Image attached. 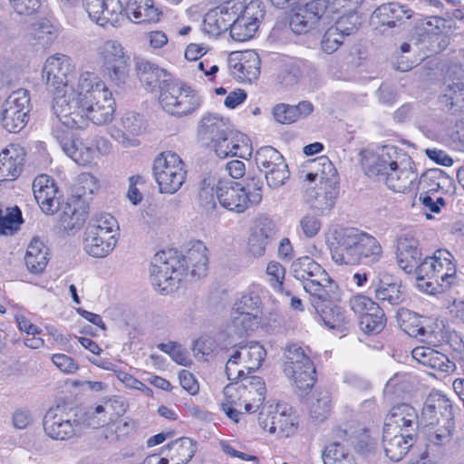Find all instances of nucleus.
Returning <instances> with one entry per match:
<instances>
[{
	"label": "nucleus",
	"instance_id": "f8f14e48",
	"mask_svg": "<svg viewBox=\"0 0 464 464\" xmlns=\"http://www.w3.org/2000/svg\"><path fill=\"white\" fill-rule=\"evenodd\" d=\"M82 5L92 21L101 26H117L124 18L120 0H82Z\"/></svg>",
	"mask_w": 464,
	"mask_h": 464
},
{
	"label": "nucleus",
	"instance_id": "58836bf2",
	"mask_svg": "<svg viewBox=\"0 0 464 464\" xmlns=\"http://www.w3.org/2000/svg\"><path fill=\"white\" fill-rule=\"evenodd\" d=\"M375 298L379 300L382 305L388 304L392 306L399 305L405 299V290L401 283H387L380 281L379 285L374 291Z\"/></svg>",
	"mask_w": 464,
	"mask_h": 464
},
{
	"label": "nucleus",
	"instance_id": "f257e3e1",
	"mask_svg": "<svg viewBox=\"0 0 464 464\" xmlns=\"http://www.w3.org/2000/svg\"><path fill=\"white\" fill-rule=\"evenodd\" d=\"M207 252L200 241L193 243L185 255L173 249L158 252L150 269L151 284L159 292L167 294L181 280L185 271L189 270L192 276H204L208 264Z\"/></svg>",
	"mask_w": 464,
	"mask_h": 464
},
{
	"label": "nucleus",
	"instance_id": "e433bc0d",
	"mask_svg": "<svg viewBox=\"0 0 464 464\" xmlns=\"http://www.w3.org/2000/svg\"><path fill=\"white\" fill-rule=\"evenodd\" d=\"M83 95L84 91L80 90L79 85L77 86V91L70 87L69 90H64L62 95L56 94L53 104V110L55 115L61 117V111L66 108L70 112H75L81 109L84 111Z\"/></svg>",
	"mask_w": 464,
	"mask_h": 464
},
{
	"label": "nucleus",
	"instance_id": "79ce46f5",
	"mask_svg": "<svg viewBox=\"0 0 464 464\" xmlns=\"http://www.w3.org/2000/svg\"><path fill=\"white\" fill-rule=\"evenodd\" d=\"M436 263V282L441 281L442 285L450 286L456 276V266L452 262V255L446 249H439L435 253Z\"/></svg>",
	"mask_w": 464,
	"mask_h": 464
},
{
	"label": "nucleus",
	"instance_id": "09e8293b",
	"mask_svg": "<svg viewBox=\"0 0 464 464\" xmlns=\"http://www.w3.org/2000/svg\"><path fill=\"white\" fill-rule=\"evenodd\" d=\"M398 319L401 321V327L409 335L415 338L419 337L423 340L428 334H430L424 326L420 324V321L416 314H413L406 309H401L398 313Z\"/></svg>",
	"mask_w": 464,
	"mask_h": 464
},
{
	"label": "nucleus",
	"instance_id": "603ef678",
	"mask_svg": "<svg viewBox=\"0 0 464 464\" xmlns=\"http://www.w3.org/2000/svg\"><path fill=\"white\" fill-rule=\"evenodd\" d=\"M22 222V213L18 207L0 209V235L16 231Z\"/></svg>",
	"mask_w": 464,
	"mask_h": 464
},
{
	"label": "nucleus",
	"instance_id": "49530a36",
	"mask_svg": "<svg viewBox=\"0 0 464 464\" xmlns=\"http://www.w3.org/2000/svg\"><path fill=\"white\" fill-rule=\"evenodd\" d=\"M183 165L184 162L178 154L171 151L160 153L153 163V174L156 181L159 180L162 175L171 173V171L174 170H179V167Z\"/></svg>",
	"mask_w": 464,
	"mask_h": 464
},
{
	"label": "nucleus",
	"instance_id": "f03ea898",
	"mask_svg": "<svg viewBox=\"0 0 464 464\" xmlns=\"http://www.w3.org/2000/svg\"><path fill=\"white\" fill-rule=\"evenodd\" d=\"M136 71L140 82L147 88L159 86V102L162 109L176 117H184L195 112L202 103L196 91L179 82L168 79L164 69L145 60L136 62Z\"/></svg>",
	"mask_w": 464,
	"mask_h": 464
},
{
	"label": "nucleus",
	"instance_id": "2eb2a0df",
	"mask_svg": "<svg viewBox=\"0 0 464 464\" xmlns=\"http://www.w3.org/2000/svg\"><path fill=\"white\" fill-rule=\"evenodd\" d=\"M217 198L224 208L238 214L245 212L250 205H253L245 187L233 181L218 182Z\"/></svg>",
	"mask_w": 464,
	"mask_h": 464
},
{
	"label": "nucleus",
	"instance_id": "2f4dec72",
	"mask_svg": "<svg viewBox=\"0 0 464 464\" xmlns=\"http://www.w3.org/2000/svg\"><path fill=\"white\" fill-rule=\"evenodd\" d=\"M60 209L59 222L65 231L76 232L82 227L87 218V211L81 208L78 199L62 204Z\"/></svg>",
	"mask_w": 464,
	"mask_h": 464
},
{
	"label": "nucleus",
	"instance_id": "a211bd4d",
	"mask_svg": "<svg viewBox=\"0 0 464 464\" xmlns=\"http://www.w3.org/2000/svg\"><path fill=\"white\" fill-rule=\"evenodd\" d=\"M421 415L429 425L455 421L450 400L439 392H430L427 396Z\"/></svg>",
	"mask_w": 464,
	"mask_h": 464
},
{
	"label": "nucleus",
	"instance_id": "a878e982",
	"mask_svg": "<svg viewBox=\"0 0 464 464\" xmlns=\"http://www.w3.org/2000/svg\"><path fill=\"white\" fill-rule=\"evenodd\" d=\"M238 392H243L245 411L255 412L263 405L266 389L263 379L259 376H247L238 384Z\"/></svg>",
	"mask_w": 464,
	"mask_h": 464
},
{
	"label": "nucleus",
	"instance_id": "69168bd1",
	"mask_svg": "<svg viewBox=\"0 0 464 464\" xmlns=\"http://www.w3.org/2000/svg\"><path fill=\"white\" fill-rule=\"evenodd\" d=\"M349 304L351 309L359 315L360 320L368 313L379 312V304L366 295H354L350 299Z\"/></svg>",
	"mask_w": 464,
	"mask_h": 464
},
{
	"label": "nucleus",
	"instance_id": "b1692460",
	"mask_svg": "<svg viewBox=\"0 0 464 464\" xmlns=\"http://www.w3.org/2000/svg\"><path fill=\"white\" fill-rule=\"evenodd\" d=\"M276 234V225L268 218H261L256 221L248 238L249 253L259 257L264 256L267 246L275 239Z\"/></svg>",
	"mask_w": 464,
	"mask_h": 464
},
{
	"label": "nucleus",
	"instance_id": "5fc2aeb1",
	"mask_svg": "<svg viewBox=\"0 0 464 464\" xmlns=\"http://www.w3.org/2000/svg\"><path fill=\"white\" fill-rule=\"evenodd\" d=\"M361 329L366 334H379L386 324V317L383 308L379 305V312L368 313L359 320Z\"/></svg>",
	"mask_w": 464,
	"mask_h": 464
},
{
	"label": "nucleus",
	"instance_id": "1a4fd4ad",
	"mask_svg": "<svg viewBox=\"0 0 464 464\" xmlns=\"http://www.w3.org/2000/svg\"><path fill=\"white\" fill-rule=\"evenodd\" d=\"M76 414L72 409L64 405L50 408L44 417V430L47 436L53 440H67L72 438L78 427Z\"/></svg>",
	"mask_w": 464,
	"mask_h": 464
},
{
	"label": "nucleus",
	"instance_id": "cd10ccee",
	"mask_svg": "<svg viewBox=\"0 0 464 464\" xmlns=\"http://www.w3.org/2000/svg\"><path fill=\"white\" fill-rule=\"evenodd\" d=\"M411 355L420 364L432 370L450 372L455 368V364L445 354L430 347H415L411 351Z\"/></svg>",
	"mask_w": 464,
	"mask_h": 464
},
{
	"label": "nucleus",
	"instance_id": "6ab92c4d",
	"mask_svg": "<svg viewBox=\"0 0 464 464\" xmlns=\"http://www.w3.org/2000/svg\"><path fill=\"white\" fill-rule=\"evenodd\" d=\"M228 66L232 75L239 81L252 82L260 73V60L253 51L230 53Z\"/></svg>",
	"mask_w": 464,
	"mask_h": 464
},
{
	"label": "nucleus",
	"instance_id": "72a5a7b5",
	"mask_svg": "<svg viewBox=\"0 0 464 464\" xmlns=\"http://www.w3.org/2000/svg\"><path fill=\"white\" fill-rule=\"evenodd\" d=\"M85 235L91 237L99 236L103 237L117 238L119 236V225L113 216L109 213L95 214L90 219Z\"/></svg>",
	"mask_w": 464,
	"mask_h": 464
},
{
	"label": "nucleus",
	"instance_id": "c9c22d12",
	"mask_svg": "<svg viewBox=\"0 0 464 464\" xmlns=\"http://www.w3.org/2000/svg\"><path fill=\"white\" fill-rule=\"evenodd\" d=\"M126 13L136 24L156 22L160 14L152 0H128Z\"/></svg>",
	"mask_w": 464,
	"mask_h": 464
},
{
	"label": "nucleus",
	"instance_id": "aec40b11",
	"mask_svg": "<svg viewBox=\"0 0 464 464\" xmlns=\"http://www.w3.org/2000/svg\"><path fill=\"white\" fill-rule=\"evenodd\" d=\"M416 434L383 427L382 445L386 456L392 461L401 460L414 444Z\"/></svg>",
	"mask_w": 464,
	"mask_h": 464
},
{
	"label": "nucleus",
	"instance_id": "4468645a",
	"mask_svg": "<svg viewBox=\"0 0 464 464\" xmlns=\"http://www.w3.org/2000/svg\"><path fill=\"white\" fill-rule=\"evenodd\" d=\"M53 135L66 155L80 165H87L95 157L94 144L84 143L67 130L56 128Z\"/></svg>",
	"mask_w": 464,
	"mask_h": 464
},
{
	"label": "nucleus",
	"instance_id": "680f3d73",
	"mask_svg": "<svg viewBox=\"0 0 464 464\" xmlns=\"http://www.w3.org/2000/svg\"><path fill=\"white\" fill-rule=\"evenodd\" d=\"M344 37L334 25L330 26L323 34L322 50L328 54L334 53L343 44Z\"/></svg>",
	"mask_w": 464,
	"mask_h": 464
},
{
	"label": "nucleus",
	"instance_id": "13d9d810",
	"mask_svg": "<svg viewBox=\"0 0 464 464\" xmlns=\"http://www.w3.org/2000/svg\"><path fill=\"white\" fill-rule=\"evenodd\" d=\"M283 159V155L272 146L261 147L255 153V162L260 172Z\"/></svg>",
	"mask_w": 464,
	"mask_h": 464
},
{
	"label": "nucleus",
	"instance_id": "bf43d9fd",
	"mask_svg": "<svg viewBox=\"0 0 464 464\" xmlns=\"http://www.w3.org/2000/svg\"><path fill=\"white\" fill-rule=\"evenodd\" d=\"M259 316L253 315V314H243L238 312H232L231 325L235 328L236 334L242 335L248 331H253L259 323Z\"/></svg>",
	"mask_w": 464,
	"mask_h": 464
},
{
	"label": "nucleus",
	"instance_id": "3c124183",
	"mask_svg": "<svg viewBox=\"0 0 464 464\" xmlns=\"http://www.w3.org/2000/svg\"><path fill=\"white\" fill-rule=\"evenodd\" d=\"M99 53L101 56L102 66L111 65L114 63H118V60H125L130 58V56L125 53L121 44L114 40L106 41L100 47Z\"/></svg>",
	"mask_w": 464,
	"mask_h": 464
},
{
	"label": "nucleus",
	"instance_id": "a18cd8bd",
	"mask_svg": "<svg viewBox=\"0 0 464 464\" xmlns=\"http://www.w3.org/2000/svg\"><path fill=\"white\" fill-rule=\"evenodd\" d=\"M448 111L457 113L464 111V82H457L447 86L441 97Z\"/></svg>",
	"mask_w": 464,
	"mask_h": 464
},
{
	"label": "nucleus",
	"instance_id": "f3484780",
	"mask_svg": "<svg viewBox=\"0 0 464 464\" xmlns=\"http://www.w3.org/2000/svg\"><path fill=\"white\" fill-rule=\"evenodd\" d=\"M34 196L40 208L48 215H53L60 209V198L54 180L48 175L37 176L32 185Z\"/></svg>",
	"mask_w": 464,
	"mask_h": 464
},
{
	"label": "nucleus",
	"instance_id": "774afa93",
	"mask_svg": "<svg viewBox=\"0 0 464 464\" xmlns=\"http://www.w3.org/2000/svg\"><path fill=\"white\" fill-rule=\"evenodd\" d=\"M158 348L168 353L174 362L180 365L187 366L191 362L188 351L180 344L169 342L158 344Z\"/></svg>",
	"mask_w": 464,
	"mask_h": 464
},
{
	"label": "nucleus",
	"instance_id": "39448f33",
	"mask_svg": "<svg viewBox=\"0 0 464 464\" xmlns=\"http://www.w3.org/2000/svg\"><path fill=\"white\" fill-rule=\"evenodd\" d=\"M79 89L84 91L82 100L89 121L110 123L114 118L115 102L105 83L94 72H84L79 77Z\"/></svg>",
	"mask_w": 464,
	"mask_h": 464
},
{
	"label": "nucleus",
	"instance_id": "37998d69",
	"mask_svg": "<svg viewBox=\"0 0 464 464\" xmlns=\"http://www.w3.org/2000/svg\"><path fill=\"white\" fill-rule=\"evenodd\" d=\"M165 450L173 451L170 459L176 460L177 464H186L193 458L197 448L192 440L182 437L165 446L162 452Z\"/></svg>",
	"mask_w": 464,
	"mask_h": 464
},
{
	"label": "nucleus",
	"instance_id": "6e6552de",
	"mask_svg": "<svg viewBox=\"0 0 464 464\" xmlns=\"http://www.w3.org/2000/svg\"><path fill=\"white\" fill-rule=\"evenodd\" d=\"M29 111V92L25 89L14 91L2 104L0 123L9 132H19L28 122Z\"/></svg>",
	"mask_w": 464,
	"mask_h": 464
},
{
	"label": "nucleus",
	"instance_id": "bb28decb",
	"mask_svg": "<svg viewBox=\"0 0 464 464\" xmlns=\"http://www.w3.org/2000/svg\"><path fill=\"white\" fill-rule=\"evenodd\" d=\"M338 195L336 187L329 181L318 188H307L305 198L310 207L320 215L327 214L335 203Z\"/></svg>",
	"mask_w": 464,
	"mask_h": 464
},
{
	"label": "nucleus",
	"instance_id": "e2e57ef3",
	"mask_svg": "<svg viewBox=\"0 0 464 464\" xmlns=\"http://www.w3.org/2000/svg\"><path fill=\"white\" fill-rule=\"evenodd\" d=\"M331 411V398L327 392L320 393L310 405V416L316 421L324 420Z\"/></svg>",
	"mask_w": 464,
	"mask_h": 464
},
{
	"label": "nucleus",
	"instance_id": "de8ad7c7",
	"mask_svg": "<svg viewBox=\"0 0 464 464\" xmlns=\"http://www.w3.org/2000/svg\"><path fill=\"white\" fill-rule=\"evenodd\" d=\"M261 172L264 174L266 185L270 188H277L283 186L290 177V171L285 159L272 164L271 167Z\"/></svg>",
	"mask_w": 464,
	"mask_h": 464
},
{
	"label": "nucleus",
	"instance_id": "c85d7f7f",
	"mask_svg": "<svg viewBox=\"0 0 464 464\" xmlns=\"http://www.w3.org/2000/svg\"><path fill=\"white\" fill-rule=\"evenodd\" d=\"M331 301L323 302L313 298L312 304L326 326L343 331L349 324L350 319L343 307L330 304Z\"/></svg>",
	"mask_w": 464,
	"mask_h": 464
},
{
	"label": "nucleus",
	"instance_id": "864d4df0",
	"mask_svg": "<svg viewBox=\"0 0 464 464\" xmlns=\"http://www.w3.org/2000/svg\"><path fill=\"white\" fill-rule=\"evenodd\" d=\"M102 68L111 82L117 86H121L129 78L130 57L125 60H118V63L102 66Z\"/></svg>",
	"mask_w": 464,
	"mask_h": 464
},
{
	"label": "nucleus",
	"instance_id": "0eeeda50",
	"mask_svg": "<svg viewBox=\"0 0 464 464\" xmlns=\"http://www.w3.org/2000/svg\"><path fill=\"white\" fill-rule=\"evenodd\" d=\"M283 370L299 390L311 389L315 382L314 363L297 343H289L285 346Z\"/></svg>",
	"mask_w": 464,
	"mask_h": 464
},
{
	"label": "nucleus",
	"instance_id": "c03bdc74",
	"mask_svg": "<svg viewBox=\"0 0 464 464\" xmlns=\"http://www.w3.org/2000/svg\"><path fill=\"white\" fill-rule=\"evenodd\" d=\"M238 385L228 384L224 388L225 399L221 402V410L225 414L233 421L238 422L241 411H237L236 407L242 405L240 400L244 399L243 392H238Z\"/></svg>",
	"mask_w": 464,
	"mask_h": 464
},
{
	"label": "nucleus",
	"instance_id": "20e7f679",
	"mask_svg": "<svg viewBox=\"0 0 464 464\" xmlns=\"http://www.w3.org/2000/svg\"><path fill=\"white\" fill-rule=\"evenodd\" d=\"M329 246L332 258L338 265H372L382 255V246L374 237L354 227L335 228Z\"/></svg>",
	"mask_w": 464,
	"mask_h": 464
},
{
	"label": "nucleus",
	"instance_id": "412c9836",
	"mask_svg": "<svg viewBox=\"0 0 464 464\" xmlns=\"http://www.w3.org/2000/svg\"><path fill=\"white\" fill-rule=\"evenodd\" d=\"M384 427L417 435L419 429L417 411L408 403L394 405L385 419Z\"/></svg>",
	"mask_w": 464,
	"mask_h": 464
},
{
	"label": "nucleus",
	"instance_id": "473e14b6",
	"mask_svg": "<svg viewBox=\"0 0 464 464\" xmlns=\"http://www.w3.org/2000/svg\"><path fill=\"white\" fill-rule=\"evenodd\" d=\"M230 129L222 118L208 113L202 117L198 122V136L203 141L214 143L219 137L228 133Z\"/></svg>",
	"mask_w": 464,
	"mask_h": 464
},
{
	"label": "nucleus",
	"instance_id": "6e6d98bb",
	"mask_svg": "<svg viewBox=\"0 0 464 464\" xmlns=\"http://www.w3.org/2000/svg\"><path fill=\"white\" fill-rule=\"evenodd\" d=\"M221 12L215 7L209 10L204 16L203 31L212 36H218L228 30Z\"/></svg>",
	"mask_w": 464,
	"mask_h": 464
},
{
	"label": "nucleus",
	"instance_id": "c756f323",
	"mask_svg": "<svg viewBox=\"0 0 464 464\" xmlns=\"http://www.w3.org/2000/svg\"><path fill=\"white\" fill-rule=\"evenodd\" d=\"M232 353L234 359H238L242 367L247 371V374L260 367L266 354L265 348L256 342L233 348Z\"/></svg>",
	"mask_w": 464,
	"mask_h": 464
},
{
	"label": "nucleus",
	"instance_id": "9b49d317",
	"mask_svg": "<svg viewBox=\"0 0 464 464\" xmlns=\"http://www.w3.org/2000/svg\"><path fill=\"white\" fill-rule=\"evenodd\" d=\"M265 16V10L259 1H251L246 9L230 24V36L237 42L252 38L258 29L260 21Z\"/></svg>",
	"mask_w": 464,
	"mask_h": 464
},
{
	"label": "nucleus",
	"instance_id": "ea45409f",
	"mask_svg": "<svg viewBox=\"0 0 464 464\" xmlns=\"http://www.w3.org/2000/svg\"><path fill=\"white\" fill-rule=\"evenodd\" d=\"M427 433V446L440 450L450 443L455 429L454 422H440V424L430 425Z\"/></svg>",
	"mask_w": 464,
	"mask_h": 464
},
{
	"label": "nucleus",
	"instance_id": "7ed1b4c3",
	"mask_svg": "<svg viewBox=\"0 0 464 464\" xmlns=\"http://www.w3.org/2000/svg\"><path fill=\"white\" fill-rule=\"evenodd\" d=\"M400 157L395 148L386 146L381 152H366L362 168L368 177L383 181L395 192L404 193L415 187L418 173L412 169L410 158L399 161Z\"/></svg>",
	"mask_w": 464,
	"mask_h": 464
},
{
	"label": "nucleus",
	"instance_id": "5701e85b",
	"mask_svg": "<svg viewBox=\"0 0 464 464\" xmlns=\"http://www.w3.org/2000/svg\"><path fill=\"white\" fill-rule=\"evenodd\" d=\"M25 160V151L17 144L8 145L0 153V182L14 180L23 170Z\"/></svg>",
	"mask_w": 464,
	"mask_h": 464
},
{
	"label": "nucleus",
	"instance_id": "7c9ffc66",
	"mask_svg": "<svg viewBox=\"0 0 464 464\" xmlns=\"http://www.w3.org/2000/svg\"><path fill=\"white\" fill-rule=\"evenodd\" d=\"M412 11L396 3H389L377 7L372 14L373 23L379 25L395 27L398 23L411 17Z\"/></svg>",
	"mask_w": 464,
	"mask_h": 464
},
{
	"label": "nucleus",
	"instance_id": "338daca9",
	"mask_svg": "<svg viewBox=\"0 0 464 464\" xmlns=\"http://www.w3.org/2000/svg\"><path fill=\"white\" fill-rule=\"evenodd\" d=\"M121 127L124 135L137 136L144 130L141 116L136 112L129 111L121 117Z\"/></svg>",
	"mask_w": 464,
	"mask_h": 464
},
{
	"label": "nucleus",
	"instance_id": "9d476101",
	"mask_svg": "<svg viewBox=\"0 0 464 464\" xmlns=\"http://www.w3.org/2000/svg\"><path fill=\"white\" fill-rule=\"evenodd\" d=\"M329 0H313L304 5L292 8L289 26L296 34H304L317 27L328 12Z\"/></svg>",
	"mask_w": 464,
	"mask_h": 464
},
{
	"label": "nucleus",
	"instance_id": "393cba45",
	"mask_svg": "<svg viewBox=\"0 0 464 464\" xmlns=\"http://www.w3.org/2000/svg\"><path fill=\"white\" fill-rule=\"evenodd\" d=\"M247 141L248 139L245 134L230 129L228 133L222 135L213 143V148L220 158L228 156L245 158L246 154L250 155Z\"/></svg>",
	"mask_w": 464,
	"mask_h": 464
},
{
	"label": "nucleus",
	"instance_id": "4d7b16f0",
	"mask_svg": "<svg viewBox=\"0 0 464 464\" xmlns=\"http://www.w3.org/2000/svg\"><path fill=\"white\" fill-rule=\"evenodd\" d=\"M324 464H356L352 455L339 442L330 444L323 454Z\"/></svg>",
	"mask_w": 464,
	"mask_h": 464
},
{
	"label": "nucleus",
	"instance_id": "a19ab883",
	"mask_svg": "<svg viewBox=\"0 0 464 464\" xmlns=\"http://www.w3.org/2000/svg\"><path fill=\"white\" fill-rule=\"evenodd\" d=\"M117 238L103 237L85 235L83 237V247L85 252L93 257L103 258L107 256L115 247Z\"/></svg>",
	"mask_w": 464,
	"mask_h": 464
},
{
	"label": "nucleus",
	"instance_id": "4c0bfd02",
	"mask_svg": "<svg viewBox=\"0 0 464 464\" xmlns=\"http://www.w3.org/2000/svg\"><path fill=\"white\" fill-rule=\"evenodd\" d=\"M305 73H316L314 66L308 63H291L285 64L282 69L278 79L281 84L285 86H293L305 78Z\"/></svg>",
	"mask_w": 464,
	"mask_h": 464
},
{
	"label": "nucleus",
	"instance_id": "0e129e2a",
	"mask_svg": "<svg viewBox=\"0 0 464 464\" xmlns=\"http://www.w3.org/2000/svg\"><path fill=\"white\" fill-rule=\"evenodd\" d=\"M246 5H245L240 0H232L225 2L216 8L218 11L222 13L221 15L223 16L227 28L230 30V24H232L233 20L237 19V17L246 9Z\"/></svg>",
	"mask_w": 464,
	"mask_h": 464
},
{
	"label": "nucleus",
	"instance_id": "8fccbe9b",
	"mask_svg": "<svg viewBox=\"0 0 464 464\" xmlns=\"http://www.w3.org/2000/svg\"><path fill=\"white\" fill-rule=\"evenodd\" d=\"M186 177L187 170L185 169L184 165L179 167V170H174L171 171V173L162 175L161 178L157 180L160 191L161 193L169 194L177 192L185 182Z\"/></svg>",
	"mask_w": 464,
	"mask_h": 464
},
{
	"label": "nucleus",
	"instance_id": "423d86ee",
	"mask_svg": "<svg viewBox=\"0 0 464 464\" xmlns=\"http://www.w3.org/2000/svg\"><path fill=\"white\" fill-rule=\"evenodd\" d=\"M291 268L295 278L302 281L304 289L312 298L327 302L336 297L338 285L311 257L305 256L297 258Z\"/></svg>",
	"mask_w": 464,
	"mask_h": 464
},
{
	"label": "nucleus",
	"instance_id": "dca6fc26",
	"mask_svg": "<svg viewBox=\"0 0 464 464\" xmlns=\"http://www.w3.org/2000/svg\"><path fill=\"white\" fill-rule=\"evenodd\" d=\"M71 65L65 55H56L48 58L45 61L43 69V77L46 80L48 88L60 94L64 90H69V73Z\"/></svg>",
	"mask_w": 464,
	"mask_h": 464
},
{
	"label": "nucleus",
	"instance_id": "f704fd0d",
	"mask_svg": "<svg viewBox=\"0 0 464 464\" xmlns=\"http://www.w3.org/2000/svg\"><path fill=\"white\" fill-rule=\"evenodd\" d=\"M48 248L38 237H34L27 246L24 262L33 274H41L48 263Z\"/></svg>",
	"mask_w": 464,
	"mask_h": 464
},
{
	"label": "nucleus",
	"instance_id": "052dcab7",
	"mask_svg": "<svg viewBox=\"0 0 464 464\" xmlns=\"http://www.w3.org/2000/svg\"><path fill=\"white\" fill-rule=\"evenodd\" d=\"M61 124L71 129H83L89 125L86 110H78L75 112L68 111V109L61 111V117H57Z\"/></svg>",
	"mask_w": 464,
	"mask_h": 464
},
{
	"label": "nucleus",
	"instance_id": "4be33fe9",
	"mask_svg": "<svg viewBox=\"0 0 464 464\" xmlns=\"http://www.w3.org/2000/svg\"><path fill=\"white\" fill-rule=\"evenodd\" d=\"M397 261L399 266L407 274L413 273L421 259L419 241L410 233H402L397 238Z\"/></svg>",
	"mask_w": 464,
	"mask_h": 464
},
{
	"label": "nucleus",
	"instance_id": "ddd939ff",
	"mask_svg": "<svg viewBox=\"0 0 464 464\" xmlns=\"http://www.w3.org/2000/svg\"><path fill=\"white\" fill-rule=\"evenodd\" d=\"M258 423L263 430L283 437H288L295 430L293 417L285 410L280 411L278 405H263L258 414Z\"/></svg>",
	"mask_w": 464,
	"mask_h": 464
}]
</instances>
